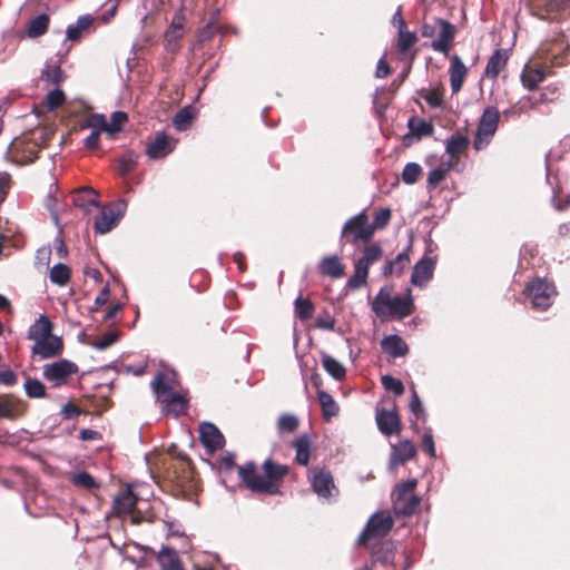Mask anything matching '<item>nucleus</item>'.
I'll return each mask as SVG.
<instances>
[{
  "mask_svg": "<svg viewBox=\"0 0 570 570\" xmlns=\"http://www.w3.org/2000/svg\"><path fill=\"white\" fill-rule=\"evenodd\" d=\"M173 379L170 374L158 372L150 383L153 392L157 396V401L164 405V411L178 416L184 413L187 401L184 395L174 391Z\"/></svg>",
  "mask_w": 570,
  "mask_h": 570,
  "instance_id": "1",
  "label": "nucleus"
},
{
  "mask_svg": "<svg viewBox=\"0 0 570 570\" xmlns=\"http://www.w3.org/2000/svg\"><path fill=\"white\" fill-rule=\"evenodd\" d=\"M414 309L411 291L406 296L391 297L384 288H381L372 303V311L380 317L395 316L399 320L407 317Z\"/></svg>",
  "mask_w": 570,
  "mask_h": 570,
  "instance_id": "2",
  "label": "nucleus"
},
{
  "mask_svg": "<svg viewBox=\"0 0 570 570\" xmlns=\"http://www.w3.org/2000/svg\"><path fill=\"white\" fill-rule=\"evenodd\" d=\"M238 475L242 482L253 492L267 493L271 495L279 493L278 485L261 476L253 462L238 466Z\"/></svg>",
  "mask_w": 570,
  "mask_h": 570,
  "instance_id": "3",
  "label": "nucleus"
},
{
  "mask_svg": "<svg viewBox=\"0 0 570 570\" xmlns=\"http://www.w3.org/2000/svg\"><path fill=\"white\" fill-rule=\"evenodd\" d=\"M500 112L494 107H488L480 119L473 147L476 150L485 148L498 129Z\"/></svg>",
  "mask_w": 570,
  "mask_h": 570,
  "instance_id": "4",
  "label": "nucleus"
},
{
  "mask_svg": "<svg viewBox=\"0 0 570 570\" xmlns=\"http://www.w3.org/2000/svg\"><path fill=\"white\" fill-rule=\"evenodd\" d=\"M78 372L76 363L69 360H59L57 362L43 365V379L51 383L53 387H59L68 383L69 379Z\"/></svg>",
  "mask_w": 570,
  "mask_h": 570,
  "instance_id": "5",
  "label": "nucleus"
},
{
  "mask_svg": "<svg viewBox=\"0 0 570 570\" xmlns=\"http://www.w3.org/2000/svg\"><path fill=\"white\" fill-rule=\"evenodd\" d=\"M126 209L127 202L125 199H118L106 207H101L100 214L94 223L95 232L98 234L109 233L124 217Z\"/></svg>",
  "mask_w": 570,
  "mask_h": 570,
  "instance_id": "6",
  "label": "nucleus"
},
{
  "mask_svg": "<svg viewBox=\"0 0 570 570\" xmlns=\"http://www.w3.org/2000/svg\"><path fill=\"white\" fill-rule=\"evenodd\" d=\"M524 294L531 301L533 308L544 311L552 304L556 289L546 279L538 278L527 285Z\"/></svg>",
  "mask_w": 570,
  "mask_h": 570,
  "instance_id": "7",
  "label": "nucleus"
},
{
  "mask_svg": "<svg viewBox=\"0 0 570 570\" xmlns=\"http://www.w3.org/2000/svg\"><path fill=\"white\" fill-rule=\"evenodd\" d=\"M352 236L354 244L362 242L367 243L373 237V227L367 225V215L362 212L351 217L342 228L341 240Z\"/></svg>",
  "mask_w": 570,
  "mask_h": 570,
  "instance_id": "8",
  "label": "nucleus"
},
{
  "mask_svg": "<svg viewBox=\"0 0 570 570\" xmlns=\"http://www.w3.org/2000/svg\"><path fill=\"white\" fill-rule=\"evenodd\" d=\"M394 521L387 512H376L367 521L365 528L361 532L357 543H365L373 538H383L392 529Z\"/></svg>",
  "mask_w": 570,
  "mask_h": 570,
  "instance_id": "9",
  "label": "nucleus"
},
{
  "mask_svg": "<svg viewBox=\"0 0 570 570\" xmlns=\"http://www.w3.org/2000/svg\"><path fill=\"white\" fill-rule=\"evenodd\" d=\"M309 480L314 492L323 499H330L337 494L332 474L324 470H313L309 474Z\"/></svg>",
  "mask_w": 570,
  "mask_h": 570,
  "instance_id": "10",
  "label": "nucleus"
},
{
  "mask_svg": "<svg viewBox=\"0 0 570 570\" xmlns=\"http://www.w3.org/2000/svg\"><path fill=\"white\" fill-rule=\"evenodd\" d=\"M435 23L438 26V37L432 41L431 47L434 51L448 56L451 43L455 36L454 26L441 18H435Z\"/></svg>",
  "mask_w": 570,
  "mask_h": 570,
  "instance_id": "11",
  "label": "nucleus"
},
{
  "mask_svg": "<svg viewBox=\"0 0 570 570\" xmlns=\"http://www.w3.org/2000/svg\"><path fill=\"white\" fill-rule=\"evenodd\" d=\"M436 257L424 256L413 267L411 283L424 287L433 277Z\"/></svg>",
  "mask_w": 570,
  "mask_h": 570,
  "instance_id": "12",
  "label": "nucleus"
},
{
  "mask_svg": "<svg viewBox=\"0 0 570 570\" xmlns=\"http://www.w3.org/2000/svg\"><path fill=\"white\" fill-rule=\"evenodd\" d=\"M176 145V140L169 138L165 132H157L155 138L147 144L146 155L150 159H160L170 154Z\"/></svg>",
  "mask_w": 570,
  "mask_h": 570,
  "instance_id": "13",
  "label": "nucleus"
},
{
  "mask_svg": "<svg viewBox=\"0 0 570 570\" xmlns=\"http://www.w3.org/2000/svg\"><path fill=\"white\" fill-rule=\"evenodd\" d=\"M375 420L380 432L384 435L389 436L401 430L400 416L394 410H377Z\"/></svg>",
  "mask_w": 570,
  "mask_h": 570,
  "instance_id": "14",
  "label": "nucleus"
},
{
  "mask_svg": "<svg viewBox=\"0 0 570 570\" xmlns=\"http://www.w3.org/2000/svg\"><path fill=\"white\" fill-rule=\"evenodd\" d=\"M200 440L204 446L210 451L219 450L224 446L225 439L216 425L209 422H203L199 425Z\"/></svg>",
  "mask_w": 570,
  "mask_h": 570,
  "instance_id": "15",
  "label": "nucleus"
},
{
  "mask_svg": "<svg viewBox=\"0 0 570 570\" xmlns=\"http://www.w3.org/2000/svg\"><path fill=\"white\" fill-rule=\"evenodd\" d=\"M62 350V342L58 336H48L41 341L35 342L31 347V353L39 355L41 358H50L60 354Z\"/></svg>",
  "mask_w": 570,
  "mask_h": 570,
  "instance_id": "16",
  "label": "nucleus"
},
{
  "mask_svg": "<svg viewBox=\"0 0 570 570\" xmlns=\"http://www.w3.org/2000/svg\"><path fill=\"white\" fill-rule=\"evenodd\" d=\"M415 454L416 449L409 440L402 441L396 445H392L390 469L395 470L399 465L404 464L406 461L413 459Z\"/></svg>",
  "mask_w": 570,
  "mask_h": 570,
  "instance_id": "17",
  "label": "nucleus"
},
{
  "mask_svg": "<svg viewBox=\"0 0 570 570\" xmlns=\"http://www.w3.org/2000/svg\"><path fill=\"white\" fill-rule=\"evenodd\" d=\"M72 203L88 214L92 208L99 207L98 194L90 187H83L73 194Z\"/></svg>",
  "mask_w": 570,
  "mask_h": 570,
  "instance_id": "18",
  "label": "nucleus"
},
{
  "mask_svg": "<svg viewBox=\"0 0 570 570\" xmlns=\"http://www.w3.org/2000/svg\"><path fill=\"white\" fill-rule=\"evenodd\" d=\"M468 69L461 58L454 55L450 65V86L453 94L461 90Z\"/></svg>",
  "mask_w": 570,
  "mask_h": 570,
  "instance_id": "19",
  "label": "nucleus"
},
{
  "mask_svg": "<svg viewBox=\"0 0 570 570\" xmlns=\"http://www.w3.org/2000/svg\"><path fill=\"white\" fill-rule=\"evenodd\" d=\"M382 350L392 357H402L409 353V346L405 341L396 335H387L381 341Z\"/></svg>",
  "mask_w": 570,
  "mask_h": 570,
  "instance_id": "20",
  "label": "nucleus"
},
{
  "mask_svg": "<svg viewBox=\"0 0 570 570\" xmlns=\"http://www.w3.org/2000/svg\"><path fill=\"white\" fill-rule=\"evenodd\" d=\"M393 510L396 514L411 515L419 511L421 499L417 495L393 497Z\"/></svg>",
  "mask_w": 570,
  "mask_h": 570,
  "instance_id": "21",
  "label": "nucleus"
},
{
  "mask_svg": "<svg viewBox=\"0 0 570 570\" xmlns=\"http://www.w3.org/2000/svg\"><path fill=\"white\" fill-rule=\"evenodd\" d=\"M137 504V497L128 488L114 499V510L117 514H130Z\"/></svg>",
  "mask_w": 570,
  "mask_h": 570,
  "instance_id": "22",
  "label": "nucleus"
},
{
  "mask_svg": "<svg viewBox=\"0 0 570 570\" xmlns=\"http://www.w3.org/2000/svg\"><path fill=\"white\" fill-rule=\"evenodd\" d=\"M52 323L46 315L39 318L29 327L27 337L33 342L41 341L51 335Z\"/></svg>",
  "mask_w": 570,
  "mask_h": 570,
  "instance_id": "23",
  "label": "nucleus"
},
{
  "mask_svg": "<svg viewBox=\"0 0 570 570\" xmlns=\"http://www.w3.org/2000/svg\"><path fill=\"white\" fill-rule=\"evenodd\" d=\"M160 570H184L181 561L175 549L163 547L157 556Z\"/></svg>",
  "mask_w": 570,
  "mask_h": 570,
  "instance_id": "24",
  "label": "nucleus"
},
{
  "mask_svg": "<svg viewBox=\"0 0 570 570\" xmlns=\"http://www.w3.org/2000/svg\"><path fill=\"white\" fill-rule=\"evenodd\" d=\"M318 272L324 276L338 278L344 274V265L336 255L326 256L318 263Z\"/></svg>",
  "mask_w": 570,
  "mask_h": 570,
  "instance_id": "25",
  "label": "nucleus"
},
{
  "mask_svg": "<svg viewBox=\"0 0 570 570\" xmlns=\"http://www.w3.org/2000/svg\"><path fill=\"white\" fill-rule=\"evenodd\" d=\"M508 58L507 50L497 49L488 60L485 76L497 78L500 71L505 67Z\"/></svg>",
  "mask_w": 570,
  "mask_h": 570,
  "instance_id": "26",
  "label": "nucleus"
},
{
  "mask_svg": "<svg viewBox=\"0 0 570 570\" xmlns=\"http://www.w3.org/2000/svg\"><path fill=\"white\" fill-rule=\"evenodd\" d=\"M382 256L383 249L381 245L377 243H373L371 245L365 246L362 256L355 262V264L368 271L370 266L380 261Z\"/></svg>",
  "mask_w": 570,
  "mask_h": 570,
  "instance_id": "27",
  "label": "nucleus"
},
{
  "mask_svg": "<svg viewBox=\"0 0 570 570\" xmlns=\"http://www.w3.org/2000/svg\"><path fill=\"white\" fill-rule=\"evenodd\" d=\"M410 263V257L406 252L400 253L394 259L386 261L383 266V275L384 276H391V275H401L405 267Z\"/></svg>",
  "mask_w": 570,
  "mask_h": 570,
  "instance_id": "28",
  "label": "nucleus"
},
{
  "mask_svg": "<svg viewBox=\"0 0 570 570\" xmlns=\"http://www.w3.org/2000/svg\"><path fill=\"white\" fill-rule=\"evenodd\" d=\"M317 399L322 407L323 416L326 421H330L338 414V405L330 393L320 390L317 392Z\"/></svg>",
  "mask_w": 570,
  "mask_h": 570,
  "instance_id": "29",
  "label": "nucleus"
},
{
  "mask_svg": "<svg viewBox=\"0 0 570 570\" xmlns=\"http://www.w3.org/2000/svg\"><path fill=\"white\" fill-rule=\"evenodd\" d=\"M546 78V73L542 69L527 67L522 75L521 81L524 88L528 90H534Z\"/></svg>",
  "mask_w": 570,
  "mask_h": 570,
  "instance_id": "30",
  "label": "nucleus"
},
{
  "mask_svg": "<svg viewBox=\"0 0 570 570\" xmlns=\"http://www.w3.org/2000/svg\"><path fill=\"white\" fill-rule=\"evenodd\" d=\"M322 365L324 370L335 380L340 381L345 377V367L336 358L331 355L322 354Z\"/></svg>",
  "mask_w": 570,
  "mask_h": 570,
  "instance_id": "31",
  "label": "nucleus"
},
{
  "mask_svg": "<svg viewBox=\"0 0 570 570\" xmlns=\"http://www.w3.org/2000/svg\"><path fill=\"white\" fill-rule=\"evenodd\" d=\"M469 142L470 140L466 136L460 134L451 136L446 140L445 146L446 154L451 157L450 160H453V158L458 157L464 149H466Z\"/></svg>",
  "mask_w": 570,
  "mask_h": 570,
  "instance_id": "32",
  "label": "nucleus"
},
{
  "mask_svg": "<svg viewBox=\"0 0 570 570\" xmlns=\"http://www.w3.org/2000/svg\"><path fill=\"white\" fill-rule=\"evenodd\" d=\"M296 451L295 461L301 465H307L309 461L311 442L307 435H301L293 442Z\"/></svg>",
  "mask_w": 570,
  "mask_h": 570,
  "instance_id": "33",
  "label": "nucleus"
},
{
  "mask_svg": "<svg viewBox=\"0 0 570 570\" xmlns=\"http://www.w3.org/2000/svg\"><path fill=\"white\" fill-rule=\"evenodd\" d=\"M263 469L266 475V480L272 482L283 479L288 473V468L283 464H278L271 459H267L263 463Z\"/></svg>",
  "mask_w": 570,
  "mask_h": 570,
  "instance_id": "34",
  "label": "nucleus"
},
{
  "mask_svg": "<svg viewBox=\"0 0 570 570\" xmlns=\"http://www.w3.org/2000/svg\"><path fill=\"white\" fill-rule=\"evenodd\" d=\"M63 78L65 73L58 65L47 62L41 71V79L49 85H59Z\"/></svg>",
  "mask_w": 570,
  "mask_h": 570,
  "instance_id": "35",
  "label": "nucleus"
},
{
  "mask_svg": "<svg viewBox=\"0 0 570 570\" xmlns=\"http://www.w3.org/2000/svg\"><path fill=\"white\" fill-rule=\"evenodd\" d=\"M49 278L51 283L65 286L70 279V269L67 265L58 263L51 267Z\"/></svg>",
  "mask_w": 570,
  "mask_h": 570,
  "instance_id": "36",
  "label": "nucleus"
},
{
  "mask_svg": "<svg viewBox=\"0 0 570 570\" xmlns=\"http://www.w3.org/2000/svg\"><path fill=\"white\" fill-rule=\"evenodd\" d=\"M49 26V16L46 13L38 14L33 18L28 28V36L30 38H38L46 33Z\"/></svg>",
  "mask_w": 570,
  "mask_h": 570,
  "instance_id": "37",
  "label": "nucleus"
},
{
  "mask_svg": "<svg viewBox=\"0 0 570 570\" xmlns=\"http://www.w3.org/2000/svg\"><path fill=\"white\" fill-rule=\"evenodd\" d=\"M139 155L134 150H126L118 159V170L125 176L137 165Z\"/></svg>",
  "mask_w": 570,
  "mask_h": 570,
  "instance_id": "38",
  "label": "nucleus"
},
{
  "mask_svg": "<svg viewBox=\"0 0 570 570\" xmlns=\"http://www.w3.org/2000/svg\"><path fill=\"white\" fill-rule=\"evenodd\" d=\"M454 160H449L446 164H442L432 170L428 176V185L431 187L438 186L446 177L448 171L453 167Z\"/></svg>",
  "mask_w": 570,
  "mask_h": 570,
  "instance_id": "39",
  "label": "nucleus"
},
{
  "mask_svg": "<svg viewBox=\"0 0 570 570\" xmlns=\"http://www.w3.org/2000/svg\"><path fill=\"white\" fill-rule=\"evenodd\" d=\"M193 118L194 114L191 107H184L173 118V125L176 130L184 131L190 126Z\"/></svg>",
  "mask_w": 570,
  "mask_h": 570,
  "instance_id": "40",
  "label": "nucleus"
},
{
  "mask_svg": "<svg viewBox=\"0 0 570 570\" xmlns=\"http://www.w3.org/2000/svg\"><path fill=\"white\" fill-rule=\"evenodd\" d=\"M82 128H90L91 131H98L100 134L102 131H106L109 134V129H108L109 127H108L106 117L100 114L89 115L88 118L86 119V121L83 122Z\"/></svg>",
  "mask_w": 570,
  "mask_h": 570,
  "instance_id": "41",
  "label": "nucleus"
},
{
  "mask_svg": "<svg viewBox=\"0 0 570 570\" xmlns=\"http://www.w3.org/2000/svg\"><path fill=\"white\" fill-rule=\"evenodd\" d=\"M417 41L414 32L406 29L397 31V48L400 52L406 53Z\"/></svg>",
  "mask_w": 570,
  "mask_h": 570,
  "instance_id": "42",
  "label": "nucleus"
},
{
  "mask_svg": "<svg viewBox=\"0 0 570 570\" xmlns=\"http://www.w3.org/2000/svg\"><path fill=\"white\" fill-rule=\"evenodd\" d=\"M23 386L29 397L40 399L46 396V386L37 379L28 377Z\"/></svg>",
  "mask_w": 570,
  "mask_h": 570,
  "instance_id": "43",
  "label": "nucleus"
},
{
  "mask_svg": "<svg viewBox=\"0 0 570 570\" xmlns=\"http://www.w3.org/2000/svg\"><path fill=\"white\" fill-rule=\"evenodd\" d=\"M368 271L354 264V274L347 281V286L352 289H358L367 284Z\"/></svg>",
  "mask_w": 570,
  "mask_h": 570,
  "instance_id": "44",
  "label": "nucleus"
},
{
  "mask_svg": "<svg viewBox=\"0 0 570 570\" xmlns=\"http://www.w3.org/2000/svg\"><path fill=\"white\" fill-rule=\"evenodd\" d=\"M295 312L299 320H308L314 313V305L309 299L298 297L295 301Z\"/></svg>",
  "mask_w": 570,
  "mask_h": 570,
  "instance_id": "45",
  "label": "nucleus"
},
{
  "mask_svg": "<svg viewBox=\"0 0 570 570\" xmlns=\"http://www.w3.org/2000/svg\"><path fill=\"white\" fill-rule=\"evenodd\" d=\"M298 419L289 413L282 414L277 421V429L279 433L294 432L298 428Z\"/></svg>",
  "mask_w": 570,
  "mask_h": 570,
  "instance_id": "46",
  "label": "nucleus"
},
{
  "mask_svg": "<svg viewBox=\"0 0 570 570\" xmlns=\"http://www.w3.org/2000/svg\"><path fill=\"white\" fill-rule=\"evenodd\" d=\"M71 482L73 485L83 489H95L98 487L94 476L86 471L75 473L71 478Z\"/></svg>",
  "mask_w": 570,
  "mask_h": 570,
  "instance_id": "47",
  "label": "nucleus"
},
{
  "mask_svg": "<svg viewBox=\"0 0 570 570\" xmlns=\"http://www.w3.org/2000/svg\"><path fill=\"white\" fill-rule=\"evenodd\" d=\"M51 259L50 246H42L36 253L35 266L38 269H48Z\"/></svg>",
  "mask_w": 570,
  "mask_h": 570,
  "instance_id": "48",
  "label": "nucleus"
},
{
  "mask_svg": "<svg viewBox=\"0 0 570 570\" xmlns=\"http://www.w3.org/2000/svg\"><path fill=\"white\" fill-rule=\"evenodd\" d=\"M421 171L422 169L420 165H417L416 163H409L405 165L402 171V179L404 183L412 185L416 183Z\"/></svg>",
  "mask_w": 570,
  "mask_h": 570,
  "instance_id": "49",
  "label": "nucleus"
},
{
  "mask_svg": "<svg viewBox=\"0 0 570 570\" xmlns=\"http://www.w3.org/2000/svg\"><path fill=\"white\" fill-rule=\"evenodd\" d=\"M382 385L386 391L393 392L396 396L404 393V385L401 380L395 379L391 375H384L381 379Z\"/></svg>",
  "mask_w": 570,
  "mask_h": 570,
  "instance_id": "50",
  "label": "nucleus"
},
{
  "mask_svg": "<svg viewBox=\"0 0 570 570\" xmlns=\"http://www.w3.org/2000/svg\"><path fill=\"white\" fill-rule=\"evenodd\" d=\"M66 96L62 90L53 89L46 96V104L49 110H55L63 105Z\"/></svg>",
  "mask_w": 570,
  "mask_h": 570,
  "instance_id": "51",
  "label": "nucleus"
},
{
  "mask_svg": "<svg viewBox=\"0 0 570 570\" xmlns=\"http://www.w3.org/2000/svg\"><path fill=\"white\" fill-rule=\"evenodd\" d=\"M118 338L117 332H108L104 334L100 338L94 341L91 343V346L96 350L104 351L111 346Z\"/></svg>",
  "mask_w": 570,
  "mask_h": 570,
  "instance_id": "52",
  "label": "nucleus"
},
{
  "mask_svg": "<svg viewBox=\"0 0 570 570\" xmlns=\"http://www.w3.org/2000/svg\"><path fill=\"white\" fill-rule=\"evenodd\" d=\"M127 114L124 111H114L111 114V121L108 124L109 134L120 131L121 126L127 121Z\"/></svg>",
  "mask_w": 570,
  "mask_h": 570,
  "instance_id": "53",
  "label": "nucleus"
},
{
  "mask_svg": "<svg viewBox=\"0 0 570 570\" xmlns=\"http://www.w3.org/2000/svg\"><path fill=\"white\" fill-rule=\"evenodd\" d=\"M417 485L416 479H411L407 481H404L395 487V490L392 494L393 497H403V495H410Z\"/></svg>",
  "mask_w": 570,
  "mask_h": 570,
  "instance_id": "54",
  "label": "nucleus"
},
{
  "mask_svg": "<svg viewBox=\"0 0 570 570\" xmlns=\"http://www.w3.org/2000/svg\"><path fill=\"white\" fill-rule=\"evenodd\" d=\"M315 324L321 330L334 331L335 318L328 312H324L316 317Z\"/></svg>",
  "mask_w": 570,
  "mask_h": 570,
  "instance_id": "55",
  "label": "nucleus"
},
{
  "mask_svg": "<svg viewBox=\"0 0 570 570\" xmlns=\"http://www.w3.org/2000/svg\"><path fill=\"white\" fill-rule=\"evenodd\" d=\"M409 406H410V411L415 415L416 419H419L420 416H422L424 414V406H423V404L419 397V394L414 387L412 389Z\"/></svg>",
  "mask_w": 570,
  "mask_h": 570,
  "instance_id": "56",
  "label": "nucleus"
},
{
  "mask_svg": "<svg viewBox=\"0 0 570 570\" xmlns=\"http://www.w3.org/2000/svg\"><path fill=\"white\" fill-rule=\"evenodd\" d=\"M391 218V210L389 208L380 209L373 218V230L375 228H383L387 225Z\"/></svg>",
  "mask_w": 570,
  "mask_h": 570,
  "instance_id": "57",
  "label": "nucleus"
},
{
  "mask_svg": "<svg viewBox=\"0 0 570 570\" xmlns=\"http://www.w3.org/2000/svg\"><path fill=\"white\" fill-rule=\"evenodd\" d=\"M424 100L432 108H440L443 105V96L442 92L438 89L430 90L426 95H424Z\"/></svg>",
  "mask_w": 570,
  "mask_h": 570,
  "instance_id": "58",
  "label": "nucleus"
},
{
  "mask_svg": "<svg viewBox=\"0 0 570 570\" xmlns=\"http://www.w3.org/2000/svg\"><path fill=\"white\" fill-rule=\"evenodd\" d=\"M183 37V22L180 20L174 19L170 24V28L166 32L167 40H176Z\"/></svg>",
  "mask_w": 570,
  "mask_h": 570,
  "instance_id": "59",
  "label": "nucleus"
},
{
  "mask_svg": "<svg viewBox=\"0 0 570 570\" xmlns=\"http://www.w3.org/2000/svg\"><path fill=\"white\" fill-rule=\"evenodd\" d=\"M17 374L11 370L0 371V384L6 386H12L17 383Z\"/></svg>",
  "mask_w": 570,
  "mask_h": 570,
  "instance_id": "60",
  "label": "nucleus"
},
{
  "mask_svg": "<svg viewBox=\"0 0 570 570\" xmlns=\"http://www.w3.org/2000/svg\"><path fill=\"white\" fill-rule=\"evenodd\" d=\"M422 445L431 458H435L434 440L431 433L425 432L422 438Z\"/></svg>",
  "mask_w": 570,
  "mask_h": 570,
  "instance_id": "61",
  "label": "nucleus"
},
{
  "mask_svg": "<svg viewBox=\"0 0 570 570\" xmlns=\"http://www.w3.org/2000/svg\"><path fill=\"white\" fill-rule=\"evenodd\" d=\"M13 406L8 399L0 397V417H12Z\"/></svg>",
  "mask_w": 570,
  "mask_h": 570,
  "instance_id": "62",
  "label": "nucleus"
},
{
  "mask_svg": "<svg viewBox=\"0 0 570 570\" xmlns=\"http://www.w3.org/2000/svg\"><path fill=\"white\" fill-rule=\"evenodd\" d=\"M99 138H100V132L98 131H91L86 138H85V141H83V145L85 147L89 148V149H95L98 147L99 145Z\"/></svg>",
  "mask_w": 570,
  "mask_h": 570,
  "instance_id": "63",
  "label": "nucleus"
},
{
  "mask_svg": "<svg viewBox=\"0 0 570 570\" xmlns=\"http://www.w3.org/2000/svg\"><path fill=\"white\" fill-rule=\"evenodd\" d=\"M392 24L399 30L406 29V23L402 17V6H399L395 13L392 17Z\"/></svg>",
  "mask_w": 570,
  "mask_h": 570,
  "instance_id": "64",
  "label": "nucleus"
}]
</instances>
